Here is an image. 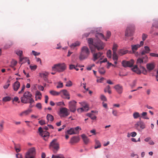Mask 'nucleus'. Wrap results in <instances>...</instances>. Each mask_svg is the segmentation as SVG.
<instances>
[{"mask_svg":"<svg viewBox=\"0 0 158 158\" xmlns=\"http://www.w3.org/2000/svg\"><path fill=\"white\" fill-rule=\"evenodd\" d=\"M87 41L91 50L92 49H94L96 48L99 51L102 49L104 48L103 43L100 40L94 41L92 38H89L88 39Z\"/></svg>","mask_w":158,"mask_h":158,"instance_id":"f257e3e1","label":"nucleus"},{"mask_svg":"<svg viewBox=\"0 0 158 158\" xmlns=\"http://www.w3.org/2000/svg\"><path fill=\"white\" fill-rule=\"evenodd\" d=\"M32 95L30 92L26 91L24 93L23 96L20 98L21 102L23 103H30L32 104L34 101L32 98Z\"/></svg>","mask_w":158,"mask_h":158,"instance_id":"f03ea898","label":"nucleus"},{"mask_svg":"<svg viewBox=\"0 0 158 158\" xmlns=\"http://www.w3.org/2000/svg\"><path fill=\"white\" fill-rule=\"evenodd\" d=\"M67 66L64 63L55 64L52 67V70L58 72H62L66 69Z\"/></svg>","mask_w":158,"mask_h":158,"instance_id":"7ed1b4c3","label":"nucleus"},{"mask_svg":"<svg viewBox=\"0 0 158 158\" xmlns=\"http://www.w3.org/2000/svg\"><path fill=\"white\" fill-rule=\"evenodd\" d=\"M90 54L88 48L85 46L83 47L81 49V51L79 58L80 60H83L87 59Z\"/></svg>","mask_w":158,"mask_h":158,"instance_id":"20e7f679","label":"nucleus"},{"mask_svg":"<svg viewBox=\"0 0 158 158\" xmlns=\"http://www.w3.org/2000/svg\"><path fill=\"white\" fill-rule=\"evenodd\" d=\"M49 147L54 153H56L59 148V144L56 139H54L50 143Z\"/></svg>","mask_w":158,"mask_h":158,"instance_id":"39448f33","label":"nucleus"},{"mask_svg":"<svg viewBox=\"0 0 158 158\" xmlns=\"http://www.w3.org/2000/svg\"><path fill=\"white\" fill-rule=\"evenodd\" d=\"M144 63V61L141 58H139L137 60L136 64L137 65H135L133 68H132L131 69L133 71L135 72L138 74H140L141 73V71L138 69L137 66H139L140 67V66H142L141 64Z\"/></svg>","mask_w":158,"mask_h":158,"instance_id":"423d86ee","label":"nucleus"},{"mask_svg":"<svg viewBox=\"0 0 158 158\" xmlns=\"http://www.w3.org/2000/svg\"><path fill=\"white\" fill-rule=\"evenodd\" d=\"M70 113L69 110L65 107H62L60 109V117H66L69 115Z\"/></svg>","mask_w":158,"mask_h":158,"instance_id":"0eeeda50","label":"nucleus"},{"mask_svg":"<svg viewBox=\"0 0 158 158\" xmlns=\"http://www.w3.org/2000/svg\"><path fill=\"white\" fill-rule=\"evenodd\" d=\"M38 130L40 132V135L44 138L45 140L47 141L49 138V133L48 131H43L41 127H40Z\"/></svg>","mask_w":158,"mask_h":158,"instance_id":"6e6552de","label":"nucleus"},{"mask_svg":"<svg viewBox=\"0 0 158 158\" xmlns=\"http://www.w3.org/2000/svg\"><path fill=\"white\" fill-rule=\"evenodd\" d=\"M96 48L94 49H91V53L93 54V60L95 61L96 60L100 58L103 54V53L101 52L95 53V50Z\"/></svg>","mask_w":158,"mask_h":158,"instance_id":"1a4fd4ad","label":"nucleus"},{"mask_svg":"<svg viewBox=\"0 0 158 158\" xmlns=\"http://www.w3.org/2000/svg\"><path fill=\"white\" fill-rule=\"evenodd\" d=\"M81 128L80 127L77 126L76 127L71 128L67 131V132L70 135L78 134L79 130H81Z\"/></svg>","mask_w":158,"mask_h":158,"instance_id":"9d476101","label":"nucleus"},{"mask_svg":"<svg viewBox=\"0 0 158 158\" xmlns=\"http://www.w3.org/2000/svg\"><path fill=\"white\" fill-rule=\"evenodd\" d=\"M35 153L34 148H30L25 155V158H34Z\"/></svg>","mask_w":158,"mask_h":158,"instance_id":"9b49d317","label":"nucleus"},{"mask_svg":"<svg viewBox=\"0 0 158 158\" xmlns=\"http://www.w3.org/2000/svg\"><path fill=\"white\" fill-rule=\"evenodd\" d=\"M76 102L74 100L71 101L69 102V108L70 111L74 113L76 111Z\"/></svg>","mask_w":158,"mask_h":158,"instance_id":"f8f14e48","label":"nucleus"},{"mask_svg":"<svg viewBox=\"0 0 158 158\" xmlns=\"http://www.w3.org/2000/svg\"><path fill=\"white\" fill-rule=\"evenodd\" d=\"M134 31V27L129 26L128 27L125 32V36L127 37L131 36Z\"/></svg>","mask_w":158,"mask_h":158,"instance_id":"ddd939ff","label":"nucleus"},{"mask_svg":"<svg viewBox=\"0 0 158 158\" xmlns=\"http://www.w3.org/2000/svg\"><path fill=\"white\" fill-rule=\"evenodd\" d=\"M134 60L133 59H131L129 61L123 60L122 62L123 66L124 67H131L134 64Z\"/></svg>","mask_w":158,"mask_h":158,"instance_id":"4468645a","label":"nucleus"},{"mask_svg":"<svg viewBox=\"0 0 158 158\" xmlns=\"http://www.w3.org/2000/svg\"><path fill=\"white\" fill-rule=\"evenodd\" d=\"M135 127L138 131H141L145 128V124L142 121H139L135 124Z\"/></svg>","mask_w":158,"mask_h":158,"instance_id":"2eb2a0df","label":"nucleus"},{"mask_svg":"<svg viewBox=\"0 0 158 158\" xmlns=\"http://www.w3.org/2000/svg\"><path fill=\"white\" fill-rule=\"evenodd\" d=\"M82 105L83 106L82 107L77 109V110L78 112H82L84 111H87L89 110V106L86 103L83 102Z\"/></svg>","mask_w":158,"mask_h":158,"instance_id":"dca6fc26","label":"nucleus"},{"mask_svg":"<svg viewBox=\"0 0 158 158\" xmlns=\"http://www.w3.org/2000/svg\"><path fill=\"white\" fill-rule=\"evenodd\" d=\"M114 88L116 91L119 94L122 93L123 91V87L120 84H118L114 86Z\"/></svg>","mask_w":158,"mask_h":158,"instance_id":"f3484780","label":"nucleus"},{"mask_svg":"<svg viewBox=\"0 0 158 158\" xmlns=\"http://www.w3.org/2000/svg\"><path fill=\"white\" fill-rule=\"evenodd\" d=\"M20 83L18 81H15L13 85V89L14 91H17L20 86Z\"/></svg>","mask_w":158,"mask_h":158,"instance_id":"a211bd4d","label":"nucleus"},{"mask_svg":"<svg viewBox=\"0 0 158 158\" xmlns=\"http://www.w3.org/2000/svg\"><path fill=\"white\" fill-rule=\"evenodd\" d=\"M31 110L28 109L27 110L21 112L19 114V115L21 117L26 116L29 114L31 112Z\"/></svg>","mask_w":158,"mask_h":158,"instance_id":"6ab92c4d","label":"nucleus"},{"mask_svg":"<svg viewBox=\"0 0 158 158\" xmlns=\"http://www.w3.org/2000/svg\"><path fill=\"white\" fill-rule=\"evenodd\" d=\"M16 54L19 56L20 61L19 63L22 62L24 60L25 57H23L22 56L23 52L22 51L17 50L16 52Z\"/></svg>","mask_w":158,"mask_h":158,"instance_id":"aec40b11","label":"nucleus"},{"mask_svg":"<svg viewBox=\"0 0 158 158\" xmlns=\"http://www.w3.org/2000/svg\"><path fill=\"white\" fill-rule=\"evenodd\" d=\"M80 140L78 137L74 136L70 139V143H75L78 142Z\"/></svg>","mask_w":158,"mask_h":158,"instance_id":"412c9836","label":"nucleus"},{"mask_svg":"<svg viewBox=\"0 0 158 158\" xmlns=\"http://www.w3.org/2000/svg\"><path fill=\"white\" fill-rule=\"evenodd\" d=\"M146 66L147 69L149 71H151L154 69L155 66L154 63H152L147 64L146 65Z\"/></svg>","mask_w":158,"mask_h":158,"instance_id":"4be33fe9","label":"nucleus"},{"mask_svg":"<svg viewBox=\"0 0 158 158\" xmlns=\"http://www.w3.org/2000/svg\"><path fill=\"white\" fill-rule=\"evenodd\" d=\"M81 137L83 140L84 143L85 144H86L89 143V139L85 134L82 135Z\"/></svg>","mask_w":158,"mask_h":158,"instance_id":"5701e85b","label":"nucleus"},{"mask_svg":"<svg viewBox=\"0 0 158 158\" xmlns=\"http://www.w3.org/2000/svg\"><path fill=\"white\" fill-rule=\"evenodd\" d=\"M132 50L133 53L135 52L138 49V48L140 47V45L139 44H136L135 45H132L131 46Z\"/></svg>","mask_w":158,"mask_h":158,"instance_id":"b1692460","label":"nucleus"},{"mask_svg":"<svg viewBox=\"0 0 158 158\" xmlns=\"http://www.w3.org/2000/svg\"><path fill=\"white\" fill-rule=\"evenodd\" d=\"M47 119L48 121L51 123L54 120L53 116L51 114H48L46 116Z\"/></svg>","mask_w":158,"mask_h":158,"instance_id":"393cba45","label":"nucleus"},{"mask_svg":"<svg viewBox=\"0 0 158 158\" xmlns=\"http://www.w3.org/2000/svg\"><path fill=\"white\" fill-rule=\"evenodd\" d=\"M128 52V51L127 50L120 49L118 51V52L119 55L122 56L127 54Z\"/></svg>","mask_w":158,"mask_h":158,"instance_id":"a878e982","label":"nucleus"},{"mask_svg":"<svg viewBox=\"0 0 158 158\" xmlns=\"http://www.w3.org/2000/svg\"><path fill=\"white\" fill-rule=\"evenodd\" d=\"M95 37L98 39H105V37L103 34L100 33H98L96 34Z\"/></svg>","mask_w":158,"mask_h":158,"instance_id":"bb28decb","label":"nucleus"},{"mask_svg":"<svg viewBox=\"0 0 158 158\" xmlns=\"http://www.w3.org/2000/svg\"><path fill=\"white\" fill-rule=\"evenodd\" d=\"M95 144L94 146V148L95 149L100 148L101 147V144L100 141L97 140L95 141Z\"/></svg>","mask_w":158,"mask_h":158,"instance_id":"cd10ccee","label":"nucleus"},{"mask_svg":"<svg viewBox=\"0 0 158 158\" xmlns=\"http://www.w3.org/2000/svg\"><path fill=\"white\" fill-rule=\"evenodd\" d=\"M147 113L146 112H143L141 114L140 118H142L144 119H149V118L147 116Z\"/></svg>","mask_w":158,"mask_h":158,"instance_id":"c85d7f7f","label":"nucleus"},{"mask_svg":"<svg viewBox=\"0 0 158 158\" xmlns=\"http://www.w3.org/2000/svg\"><path fill=\"white\" fill-rule=\"evenodd\" d=\"M50 93L52 95H58L60 94V92H57L54 90H51L49 91Z\"/></svg>","mask_w":158,"mask_h":158,"instance_id":"c756f323","label":"nucleus"},{"mask_svg":"<svg viewBox=\"0 0 158 158\" xmlns=\"http://www.w3.org/2000/svg\"><path fill=\"white\" fill-rule=\"evenodd\" d=\"M133 118L135 119H136L139 117H140V115L139 113L137 112H135L133 114Z\"/></svg>","mask_w":158,"mask_h":158,"instance_id":"7c9ffc66","label":"nucleus"},{"mask_svg":"<svg viewBox=\"0 0 158 158\" xmlns=\"http://www.w3.org/2000/svg\"><path fill=\"white\" fill-rule=\"evenodd\" d=\"M60 94L62 93L66 96H69V93L66 90L63 89L60 91Z\"/></svg>","mask_w":158,"mask_h":158,"instance_id":"2f4dec72","label":"nucleus"},{"mask_svg":"<svg viewBox=\"0 0 158 158\" xmlns=\"http://www.w3.org/2000/svg\"><path fill=\"white\" fill-rule=\"evenodd\" d=\"M37 96V98L38 99H41L42 96V94L41 93L38 91H36L35 93V97H36Z\"/></svg>","mask_w":158,"mask_h":158,"instance_id":"473e14b6","label":"nucleus"},{"mask_svg":"<svg viewBox=\"0 0 158 158\" xmlns=\"http://www.w3.org/2000/svg\"><path fill=\"white\" fill-rule=\"evenodd\" d=\"M140 69H142V73L144 75H146L147 74V71L145 68L143 66H140Z\"/></svg>","mask_w":158,"mask_h":158,"instance_id":"72a5a7b5","label":"nucleus"},{"mask_svg":"<svg viewBox=\"0 0 158 158\" xmlns=\"http://www.w3.org/2000/svg\"><path fill=\"white\" fill-rule=\"evenodd\" d=\"M98 72L101 74H104L106 71L103 68H101L99 69Z\"/></svg>","mask_w":158,"mask_h":158,"instance_id":"f704fd0d","label":"nucleus"},{"mask_svg":"<svg viewBox=\"0 0 158 158\" xmlns=\"http://www.w3.org/2000/svg\"><path fill=\"white\" fill-rule=\"evenodd\" d=\"M113 59L114 60H117L118 59V57L116 54V52H113Z\"/></svg>","mask_w":158,"mask_h":158,"instance_id":"c9c22d12","label":"nucleus"},{"mask_svg":"<svg viewBox=\"0 0 158 158\" xmlns=\"http://www.w3.org/2000/svg\"><path fill=\"white\" fill-rule=\"evenodd\" d=\"M80 44V43L79 42H76L73 44H72L71 45L70 47L71 48H74L77 46H79Z\"/></svg>","mask_w":158,"mask_h":158,"instance_id":"e433bc0d","label":"nucleus"},{"mask_svg":"<svg viewBox=\"0 0 158 158\" xmlns=\"http://www.w3.org/2000/svg\"><path fill=\"white\" fill-rule=\"evenodd\" d=\"M11 100V97L9 96H7L3 98L2 99V101L4 102H6L7 101H10Z\"/></svg>","mask_w":158,"mask_h":158,"instance_id":"4c0bfd02","label":"nucleus"},{"mask_svg":"<svg viewBox=\"0 0 158 158\" xmlns=\"http://www.w3.org/2000/svg\"><path fill=\"white\" fill-rule=\"evenodd\" d=\"M52 158H65L62 155H59L58 156L53 155Z\"/></svg>","mask_w":158,"mask_h":158,"instance_id":"58836bf2","label":"nucleus"},{"mask_svg":"<svg viewBox=\"0 0 158 158\" xmlns=\"http://www.w3.org/2000/svg\"><path fill=\"white\" fill-rule=\"evenodd\" d=\"M144 61V63H146L148 61V57L147 55H145L144 56H143L141 58Z\"/></svg>","mask_w":158,"mask_h":158,"instance_id":"ea45409f","label":"nucleus"},{"mask_svg":"<svg viewBox=\"0 0 158 158\" xmlns=\"http://www.w3.org/2000/svg\"><path fill=\"white\" fill-rule=\"evenodd\" d=\"M118 48V45L117 44H114L112 48L113 52H116L117 49Z\"/></svg>","mask_w":158,"mask_h":158,"instance_id":"a19ab883","label":"nucleus"},{"mask_svg":"<svg viewBox=\"0 0 158 158\" xmlns=\"http://www.w3.org/2000/svg\"><path fill=\"white\" fill-rule=\"evenodd\" d=\"M72 85V83L71 81L69 80L66 82L65 86L67 87H70Z\"/></svg>","mask_w":158,"mask_h":158,"instance_id":"79ce46f5","label":"nucleus"},{"mask_svg":"<svg viewBox=\"0 0 158 158\" xmlns=\"http://www.w3.org/2000/svg\"><path fill=\"white\" fill-rule=\"evenodd\" d=\"M63 86V84L61 82H59L58 83V85L56 86L57 88H62Z\"/></svg>","mask_w":158,"mask_h":158,"instance_id":"37998d69","label":"nucleus"},{"mask_svg":"<svg viewBox=\"0 0 158 158\" xmlns=\"http://www.w3.org/2000/svg\"><path fill=\"white\" fill-rule=\"evenodd\" d=\"M10 85V81L9 80H8L7 81V84L3 86L4 88L5 89H7Z\"/></svg>","mask_w":158,"mask_h":158,"instance_id":"c03bdc74","label":"nucleus"},{"mask_svg":"<svg viewBox=\"0 0 158 158\" xmlns=\"http://www.w3.org/2000/svg\"><path fill=\"white\" fill-rule=\"evenodd\" d=\"M4 122L3 121H2L0 123V131H2L3 129V125Z\"/></svg>","mask_w":158,"mask_h":158,"instance_id":"a18cd8bd","label":"nucleus"},{"mask_svg":"<svg viewBox=\"0 0 158 158\" xmlns=\"http://www.w3.org/2000/svg\"><path fill=\"white\" fill-rule=\"evenodd\" d=\"M17 63L16 61L14 60H12L11 62V66L12 67H14L16 65Z\"/></svg>","mask_w":158,"mask_h":158,"instance_id":"49530a36","label":"nucleus"},{"mask_svg":"<svg viewBox=\"0 0 158 158\" xmlns=\"http://www.w3.org/2000/svg\"><path fill=\"white\" fill-rule=\"evenodd\" d=\"M107 55L108 57L110 58L111 56V51L110 50H108L107 52Z\"/></svg>","mask_w":158,"mask_h":158,"instance_id":"de8ad7c7","label":"nucleus"},{"mask_svg":"<svg viewBox=\"0 0 158 158\" xmlns=\"http://www.w3.org/2000/svg\"><path fill=\"white\" fill-rule=\"evenodd\" d=\"M148 37V35L144 33L142 34V37L143 41H144Z\"/></svg>","mask_w":158,"mask_h":158,"instance_id":"09e8293b","label":"nucleus"},{"mask_svg":"<svg viewBox=\"0 0 158 158\" xmlns=\"http://www.w3.org/2000/svg\"><path fill=\"white\" fill-rule=\"evenodd\" d=\"M41 77H42L44 78V80L45 81H47L48 79L46 76V75L45 74L42 73Z\"/></svg>","mask_w":158,"mask_h":158,"instance_id":"8fccbe9b","label":"nucleus"},{"mask_svg":"<svg viewBox=\"0 0 158 158\" xmlns=\"http://www.w3.org/2000/svg\"><path fill=\"white\" fill-rule=\"evenodd\" d=\"M144 50H145L148 53L150 51V49L147 46H145L144 47Z\"/></svg>","mask_w":158,"mask_h":158,"instance_id":"3c124183","label":"nucleus"},{"mask_svg":"<svg viewBox=\"0 0 158 158\" xmlns=\"http://www.w3.org/2000/svg\"><path fill=\"white\" fill-rule=\"evenodd\" d=\"M36 106L39 109H42L41 104L40 103H37L36 105Z\"/></svg>","mask_w":158,"mask_h":158,"instance_id":"603ef678","label":"nucleus"},{"mask_svg":"<svg viewBox=\"0 0 158 158\" xmlns=\"http://www.w3.org/2000/svg\"><path fill=\"white\" fill-rule=\"evenodd\" d=\"M101 99L102 100L104 101H106L107 100L106 97L102 94L101 95Z\"/></svg>","mask_w":158,"mask_h":158,"instance_id":"864d4df0","label":"nucleus"},{"mask_svg":"<svg viewBox=\"0 0 158 158\" xmlns=\"http://www.w3.org/2000/svg\"><path fill=\"white\" fill-rule=\"evenodd\" d=\"M19 145H18V146L15 145V148L17 152H19L20 151V149L19 148H17V147H19Z\"/></svg>","mask_w":158,"mask_h":158,"instance_id":"5fc2aeb1","label":"nucleus"},{"mask_svg":"<svg viewBox=\"0 0 158 158\" xmlns=\"http://www.w3.org/2000/svg\"><path fill=\"white\" fill-rule=\"evenodd\" d=\"M25 88V85H23L22 87L21 90L19 92V94H21L22 93L23 91Z\"/></svg>","mask_w":158,"mask_h":158,"instance_id":"6e6d98bb","label":"nucleus"},{"mask_svg":"<svg viewBox=\"0 0 158 158\" xmlns=\"http://www.w3.org/2000/svg\"><path fill=\"white\" fill-rule=\"evenodd\" d=\"M110 89V86L109 85L107 86L105 88L104 91V92L106 93L107 92L108 90Z\"/></svg>","mask_w":158,"mask_h":158,"instance_id":"4d7b16f0","label":"nucleus"},{"mask_svg":"<svg viewBox=\"0 0 158 158\" xmlns=\"http://www.w3.org/2000/svg\"><path fill=\"white\" fill-rule=\"evenodd\" d=\"M56 105L58 106H60L62 105L63 106H64V103L63 102H57L56 103Z\"/></svg>","mask_w":158,"mask_h":158,"instance_id":"13d9d810","label":"nucleus"},{"mask_svg":"<svg viewBox=\"0 0 158 158\" xmlns=\"http://www.w3.org/2000/svg\"><path fill=\"white\" fill-rule=\"evenodd\" d=\"M39 123L41 125H42L45 124V122L44 120H41L39 121Z\"/></svg>","mask_w":158,"mask_h":158,"instance_id":"bf43d9fd","label":"nucleus"},{"mask_svg":"<svg viewBox=\"0 0 158 158\" xmlns=\"http://www.w3.org/2000/svg\"><path fill=\"white\" fill-rule=\"evenodd\" d=\"M140 53L141 55H145L146 54H148V53L144 49L140 52Z\"/></svg>","mask_w":158,"mask_h":158,"instance_id":"052dcab7","label":"nucleus"},{"mask_svg":"<svg viewBox=\"0 0 158 158\" xmlns=\"http://www.w3.org/2000/svg\"><path fill=\"white\" fill-rule=\"evenodd\" d=\"M112 114L114 116H118V112L116 110H113L112 111Z\"/></svg>","mask_w":158,"mask_h":158,"instance_id":"680f3d73","label":"nucleus"},{"mask_svg":"<svg viewBox=\"0 0 158 158\" xmlns=\"http://www.w3.org/2000/svg\"><path fill=\"white\" fill-rule=\"evenodd\" d=\"M32 52L33 54L35 56L39 55L40 54V52H37L34 51H32Z\"/></svg>","mask_w":158,"mask_h":158,"instance_id":"e2e57ef3","label":"nucleus"},{"mask_svg":"<svg viewBox=\"0 0 158 158\" xmlns=\"http://www.w3.org/2000/svg\"><path fill=\"white\" fill-rule=\"evenodd\" d=\"M150 55L152 56L158 57V54L151 53L150 54Z\"/></svg>","mask_w":158,"mask_h":158,"instance_id":"0e129e2a","label":"nucleus"},{"mask_svg":"<svg viewBox=\"0 0 158 158\" xmlns=\"http://www.w3.org/2000/svg\"><path fill=\"white\" fill-rule=\"evenodd\" d=\"M111 35V33L110 31H107L106 33V38L108 39Z\"/></svg>","mask_w":158,"mask_h":158,"instance_id":"69168bd1","label":"nucleus"},{"mask_svg":"<svg viewBox=\"0 0 158 158\" xmlns=\"http://www.w3.org/2000/svg\"><path fill=\"white\" fill-rule=\"evenodd\" d=\"M30 68L31 70H35L37 68V66L35 65L33 66H30Z\"/></svg>","mask_w":158,"mask_h":158,"instance_id":"338daca9","label":"nucleus"},{"mask_svg":"<svg viewBox=\"0 0 158 158\" xmlns=\"http://www.w3.org/2000/svg\"><path fill=\"white\" fill-rule=\"evenodd\" d=\"M131 136L132 137H135L137 135V133L135 132H133L131 133Z\"/></svg>","mask_w":158,"mask_h":158,"instance_id":"774afa93","label":"nucleus"}]
</instances>
